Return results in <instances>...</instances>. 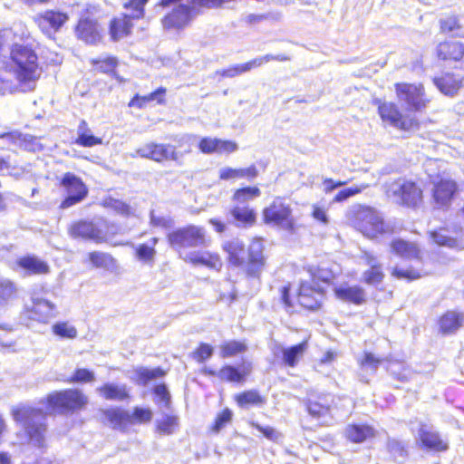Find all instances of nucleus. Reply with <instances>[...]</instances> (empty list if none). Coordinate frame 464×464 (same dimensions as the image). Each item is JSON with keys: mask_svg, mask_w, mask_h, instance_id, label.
<instances>
[{"mask_svg": "<svg viewBox=\"0 0 464 464\" xmlns=\"http://www.w3.org/2000/svg\"><path fill=\"white\" fill-rule=\"evenodd\" d=\"M229 266L238 268L247 279L260 280L267 266V257L261 237H254L246 249L239 239H231L222 244Z\"/></svg>", "mask_w": 464, "mask_h": 464, "instance_id": "obj_1", "label": "nucleus"}, {"mask_svg": "<svg viewBox=\"0 0 464 464\" xmlns=\"http://www.w3.org/2000/svg\"><path fill=\"white\" fill-rule=\"evenodd\" d=\"M278 291L280 303L289 314L300 311L316 313L322 310L327 295L324 286L316 285L306 279L298 282L294 293L289 282L282 285Z\"/></svg>", "mask_w": 464, "mask_h": 464, "instance_id": "obj_2", "label": "nucleus"}, {"mask_svg": "<svg viewBox=\"0 0 464 464\" xmlns=\"http://www.w3.org/2000/svg\"><path fill=\"white\" fill-rule=\"evenodd\" d=\"M4 69L14 74L20 86L30 87L41 77L38 54L32 44H13Z\"/></svg>", "mask_w": 464, "mask_h": 464, "instance_id": "obj_3", "label": "nucleus"}, {"mask_svg": "<svg viewBox=\"0 0 464 464\" xmlns=\"http://www.w3.org/2000/svg\"><path fill=\"white\" fill-rule=\"evenodd\" d=\"M51 414H73L85 410L88 396L78 388H67L48 393L41 401Z\"/></svg>", "mask_w": 464, "mask_h": 464, "instance_id": "obj_4", "label": "nucleus"}, {"mask_svg": "<svg viewBox=\"0 0 464 464\" xmlns=\"http://www.w3.org/2000/svg\"><path fill=\"white\" fill-rule=\"evenodd\" d=\"M351 226L369 239L394 233L393 227L385 223L383 217L376 208L365 205L359 206L353 212Z\"/></svg>", "mask_w": 464, "mask_h": 464, "instance_id": "obj_5", "label": "nucleus"}, {"mask_svg": "<svg viewBox=\"0 0 464 464\" xmlns=\"http://www.w3.org/2000/svg\"><path fill=\"white\" fill-rule=\"evenodd\" d=\"M261 189L257 186H244L236 188L231 196L235 203L229 214L238 227H252L257 223L256 210L246 202L261 196Z\"/></svg>", "mask_w": 464, "mask_h": 464, "instance_id": "obj_6", "label": "nucleus"}, {"mask_svg": "<svg viewBox=\"0 0 464 464\" xmlns=\"http://www.w3.org/2000/svg\"><path fill=\"white\" fill-rule=\"evenodd\" d=\"M265 225L281 228L288 233H295L298 228L291 202L285 196H276L261 212Z\"/></svg>", "mask_w": 464, "mask_h": 464, "instance_id": "obj_7", "label": "nucleus"}, {"mask_svg": "<svg viewBox=\"0 0 464 464\" xmlns=\"http://www.w3.org/2000/svg\"><path fill=\"white\" fill-rule=\"evenodd\" d=\"M373 103L377 107L378 115L382 122L401 131L420 129V121L416 115L408 112L404 108H400L396 102L377 99Z\"/></svg>", "mask_w": 464, "mask_h": 464, "instance_id": "obj_8", "label": "nucleus"}, {"mask_svg": "<svg viewBox=\"0 0 464 464\" xmlns=\"http://www.w3.org/2000/svg\"><path fill=\"white\" fill-rule=\"evenodd\" d=\"M397 100L404 105V109L414 115L421 112L430 103L431 99L422 82H398L393 85Z\"/></svg>", "mask_w": 464, "mask_h": 464, "instance_id": "obj_9", "label": "nucleus"}, {"mask_svg": "<svg viewBox=\"0 0 464 464\" xmlns=\"http://www.w3.org/2000/svg\"><path fill=\"white\" fill-rule=\"evenodd\" d=\"M57 186L63 194L59 208L66 209L82 202L89 194V188L83 179L73 172H64L57 179Z\"/></svg>", "mask_w": 464, "mask_h": 464, "instance_id": "obj_10", "label": "nucleus"}, {"mask_svg": "<svg viewBox=\"0 0 464 464\" xmlns=\"http://www.w3.org/2000/svg\"><path fill=\"white\" fill-rule=\"evenodd\" d=\"M167 240L171 247L182 249L205 246L209 238L203 227L189 224L169 232Z\"/></svg>", "mask_w": 464, "mask_h": 464, "instance_id": "obj_11", "label": "nucleus"}, {"mask_svg": "<svg viewBox=\"0 0 464 464\" xmlns=\"http://www.w3.org/2000/svg\"><path fill=\"white\" fill-rule=\"evenodd\" d=\"M394 185L396 188L392 190V195L399 206L416 209L422 205L424 189L418 180L397 179Z\"/></svg>", "mask_w": 464, "mask_h": 464, "instance_id": "obj_12", "label": "nucleus"}, {"mask_svg": "<svg viewBox=\"0 0 464 464\" xmlns=\"http://www.w3.org/2000/svg\"><path fill=\"white\" fill-rule=\"evenodd\" d=\"M196 14L197 7L193 4H179L161 17L160 24L167 32L179 33L192 24Z\"/></svg>", "mask_w": 464, "mask_h": 464, "instance_id": "obj_13", "label": "nucleus"}, {"mask_svg": "<svg viewBox=\"0 0 464 464\" xmlns=\"http://www.w3.org/2000/svg\"><path fill=\"white\" fill-rule=\"evenodd\" d=\"M139 157L160 164L173 161L181 165L182 153L174 145L157 141H150L136 150Z\"/></svg>", "mask_w": 464, "mask_h": 464, "instance_id": "obj_14", "label": "nucleus"}, {"mask_svg": "<svg viewBox=\"0 0 464 464\" xmlns=\"http://www.w3.org/2000/svg\"><path fill=\"white\" fill-rule=\"evenodd\" d=\"M459 191V188L456 180L449 176L438 175L432 181L431 201L437 208L448 209Z\"/></svg>", "mask_w": 464, "mask_h": 464, "instance_id": "obj_15", "label": "nucleus"}, {"mask_svg": "<svg viewBox=\"0 0 464 464\" xmlns=\"http://www.w3.org/2000/svg\"><path fill=\"white\" fill-rule=\"evenodd\" d=\"M12 416L15 421L24 424L25 432L30 439H43L46 425L34 421L35 418H43L44 416V412L42 409L20 406L12 410Z\"/></svg>", "mask_w": 464, "mask_h": 464, "instance_id": "obj_16", "label": "nucleus"}, {"mask_svg": "<svg viewBox=\"0 0 464 464\" xmlns=\"http://www.w3.org/2000/svg\"><path fill=\"white\" fill-rule=\"evenodd\" d=\"M33 21L44 35L51 37L65 25L69 14L60 10L46 9L36 14Z\"/></svg>", "mask_w": 464, "mask_h": 464, "instance_id": "obj_17", "label": "nucleus"}, {"mask_svg": "<svg viewBox=\"0 0 464 464\" xmlns=\"http://www.w3.org/2000/svg\"><path fill=\"white\" fill-rule=\"evenodd\" d=\"M68 235L73 239L90 240L96 244L104 243L106 235L92 220L78 219L72 221L67 227Z\"/></svg>", "mask_w": 464, "mask_h": 464, "instance_id": "obj_18", "label": "nucleus"}, {"mask_svg": "<svg viewBox=\"0 0 464 464\" xmlns=\"http://www.w3.org/2000/svg\"><path fill=\"white\" fill-rule=\"evenodd\" d=\"M433 83L444 94L452 96L464 86V63L452 71L433 78Z\"/></svg>", "mask_w": 464, "mask_h": 464, "instance_id": "obj_19", "label": "nucleus"}, {"mask_svg": "<svg viewBox=\"0 0 464 464\" xmlns=\"http://www.w3.org/2000/svg\"><path fill=\"white\" fill-rule=\"evenodd\" d=\"M361 258L368 268L362 272V281L367 285L377 286L382 284L385 278L383 265L377 256L370 251H363Z\"/></svg>", "mask_w": 464, "mask_h": 464, "instance_id": "obj_20", "label": "nucleus"}, {"mask_svg": "<svg viewBox=\"0 0 464 464\" xmlns=\"http://www.w3.org/2000/svg\"><path fill=\"white\" fill-rule=\"evenodd\" d=\"M135 21L132 16L126 13H121L112 16L108 24L110 40L116 43L130 36Z\"/></svg>", "mask_w": 464, "mask_h": 464, "instance_id": "obj_21", "label": "nucleus"}, {"mask_svg": "<svg viewBox=\"0 0 464 464\" xmlns=\"http://www.w3.org/2000/svg\"><path fill=\"white\" fill-rule=\"evenodd\" d=\"M438 331L441 335H452L464 327V312L459 309H448L436 320Z\"/></svg>", "mask_w": 464, "mask_h": 464, "instance_id": "obj_22", "label": "nucleus"}, {"mask_svg": "<svg viewBox=\"0 0 464 464\" xmlns=\"http://www.w3.org/2000/svg\"><path fill=\"white\" fill-rule=\"evenodd\" d=\"M74 33L79 40L89 44H96L102 39V28L98 21L91 17L80 18L74 26Z\"/></svg>", "mask_w": 464, "mask_h": 464, "instance_id": "obj_23", "label": "nucleus"}, {"mask_svg": "<svg viewBox=\"0 0 464 464\" xmlns=\"http://www.w3.org/2000/svg\"><path fill=\"white\" fill-rule=\"evenodd\" d=\"M418 436L420 446L425 450L439 453L449 450L448 441L438 431L425 424L420 426Z\"/></svg>", "mask_w": 464, "mask_h": 464, "instance_id": "obj_24", "label": "nucleus"}, {"mask_svg": "<svg viewBox=\"0 0 464 464\" xmlns=\"http://www.w3.org/2000/svg\"><path fill=\"white\" fill-rule=\"evenodd\" d=\"M435 53L438 60L445 63L462 62L464 43L456 39H446L437 44Z\"/></svg>", "mask_w": 464, "mask_h": 464, "instance_id": "obj_25", "label": "nucleus"}, {"mask_svg": "<svg viewBox=\"0 0 464 464\" xmlns=\"http://www.w3.org/2000/svg\"><path fill=\"white\" fill-rule=\"evenodd\" d=\"M252 363L243 362L240 366L225 364L218 370V380L224 382L244 383L252 372Z\"/></svg>", "mask_w": 464, "mask_h": 464, "instance_id": "obj_26", "label": "nucleus"}, {"mask_svg": "<svg viewBox=\"0 0 464 464\" xmlns=\"http://www.w3.org/2000/svg\"><path fill=\"white\" fill-rule=\"evenodd\" d=\"M185 262L195 266H205L209 270L219 272L223 266V260L218 252L200 251L191 252L184 257Z\"/></svg>", "mask_w": 464, "mask_h": 464, "instance_id": "obj_27", "label": "nucleus"}, {"mask_svg": "<svg viewBox=\"0 0 464 464\" xmlns=\"http://www.w3.org/2000/svg\"><path fill=\"white\" fill-rule=\"evenodd\" d=\"M377 435L376 429L368 423L353 422L344 430L345 439L354 444H361L374 439Z\"/></svg>", "mask_w": 464, "mask_h": 464, "instance_id": "obj_28", "label": "nucleus"}, {"mask_svg": "<svg viewBox=\"0 0 464 464\" xmlns=\"http://www.w3.org/2000/svg\"><path fill=\"white\" fill-rule=\"evenodd\" d=\"M334 296L343 302L360 306L367 302V294L359 285H340L334 289Z\"/></svg>", "mask_w": 464, "mask_h": 464, "instance_id": "obj_29", "label": "nucleus"}, {"mask_svg": "<svg viewBox=\"0 0 464 464\" xmlns=\"http://www.w3.org/2000/svg\"><path fill=\"white\" fill-rule=\"evenodd\" d=\"M309 346L308 339L281 349V365L295 368L306 353Z\"/></svg>", "mask_w": 464, "mask_h": 464, "instance_id": "obj_30", "label": "nucleus"}, {"mask_svg": "<svg viewBox=\"0 0 464 464\" xmlns=\"http://www.w3.org/2000/svg\"><path fill=\"white\" fill-rule=\"evenodd\" d=\"M391 251L403 259L422 261L421 251L418 244L402 238H394L390 243Z\"/></svg>", "mask_w": 464, "mask_h": 464, "instance_id": "obj_31", "label": "nucleus"}, {"mask_svg": "<svg viewBox=\"0 0 464 464\" xmlns=\"http://www.w3.org/2000/svg\"><path fill=\"white\" fill-rule=\"evenodd\" d=\"M310 276V282L316 285L322 283L325 285H334L337 276L329 265L320 263L317 265H309L305 267Z\"/></svg>", "mask_w": 464, "mask_h": 464, "instance_id": "obj_32", "label": "nucleus"}, {"mask_svg": "<svg viewBox=\"0 0 464 464\" xmlns=\"http://www.w3.org/2000/svg\"><path fill=\"white\" fill-rule=\"evenodd\" d=\"M104 420L113 429L122 432L128 430L130 425L129 411L121 407H110L102 411Z\"/></svg>", "mask_w": 464, "mask_h": 464, "instance_id": "obj_33", "label": "nucleus"}, {"mask_svg": "<svg viewBox=\"0 0 464 464\" xmlns=\"http://www.w3.org/2000/svg\"><path fill=\"white\" fill-rule=\"evenodd\" d=\"M93 71L97 73L106 74L119 80L118 67L120 60L115 55H106L104 57H96L90 60Z\"/></svg>", "mask_w": 464, "mask_h": 464, "instance_id": "obj_34", "label": "nucleus"}, {"mask_svg": "<svg viewBox=\"0 0 464 464\" xmlns=\"http://www.w3.org/2000/svg\"><path fill=\"white\" fill-rule=\"evenodd\" d=\"M97 392L106 401H127L131 398L126 384L105 382L97 388Z\"/></svg>", "mask_w": 464, "mask_h": 464, "instance_id": "obj_35", "label": "nucleus"}, {"mask_svg": "<svg viewBox=\"0 0 464 464\" xmlns=\"http://www.w3.org/2000/svg\"><path fill=\"white\" fill-rule=\"evenodd\" d=\"M16 265L29 276L47 275L50 272V266L47 262L33 255L19 257L16 260Z\"/></svg>", "mask_w": 464, "mask_h": 464, "instance_id": "obj_36", "label": "nucleus"}, {"mask_svg": "<svg viewBox=\"0 0 464 464\" xmlns=\"http://www.w3.org/2000/svg\"><path fill=\"white\" fill-rule=\"evenodd\" d=\"M259 172L255 164H251L246 168H231L226 167L219 170L218 178L221 180H237L245 179L248 181L257 178Z\"/></svg>", "mask_w": 464, "mask_h": 464, "instance_id": "obj_37", "label": "nucleus"}, {"mask_svg": "<svg viewBox=\"0 0 464 464\" xmlns=\"http://www.w3.org/2000/svg\"><path fill=\"white\" fill-rule=\"evenodd\" d=\"M85 263L92 268L111 270L116 267V259L107 252L93 250L86 255Z\"/></svg>", "mask_w": 464, "mask_h": 464, "instance_id": "obj_38", "label": "nucleus"}, {"mask_svg": "<svg viewBox=\"0 0 464 464\" xmlns=\"http://www.w3.org/2000/svg\"><path fill=\"white\" fill-rule=\"evenodd\" d=\"M233 400L239 408L259 407L266 402V397L256 389L245 390L236 393Z\"/></svg>", "mask_w": 464, "mask_h": 464, "instance_id": "obj_39", "label": "nucleus"}, {"mask_svg": "<svg viewBox=\"0 0 464 464\" xmlns=\"http://www.w3.org/2000/svg\"><path fill=\"white\" fill-rule=\"evenodd\" d=\"M53 310L54 304L44 298L33 299L32 305L28 308L30 317L43 323L53 315Z\"/></svg>", "mask_w": 464, "mask_h": 464, "instance_id": "obj_40", "label": "nucleus"}, {"mask_svg": "<svg viewBox=\"0 0 464 464\" xmlns=\"http://www.w3.org/2000/svg\"><path fill=\"white\" fill-rule=\"evenodd\" d=\"M74 143L81 147L91 148L102 144V139L93 135L88 122L85 120H82L78 125L77 137L74 140Z\"/></svg>", "mask_w": 464, "mask_h": 464, "instance_id": "obj_41", "label": "nucleus"}, {"mask_svg": "<svg viewBox=\"0 0 464 464\" xmlns=\"http://www.w3.org/2000/svg\"><path fill=\"white\" fill-rule=\"evenodd\" d=\"M248 349L245 340H227L219 345V355L221 358H231L245 353Z\"/></svg>", "mask_w": 464, "mask_h": 464, "instance_id": "obj_42", "label": "nucleus"}, {"mask_svg": "<svg viewBox=\"0 0 464 464\" xmlns=\"http://www.w3.org/2000/svg\"><path fill=\"white\" fill-rule=\"evenodd\" d=\"M134 382L139 385H146L150 382L163 378L167 374V371L161 367L148 369L145 367H138L134 370Z\"/></svg>", "mask_w": 464, "mask_h": 464, "instance_id": "obj_43", "label": "nucleus"}, {"mask_svg": "<svg viewBox=\"0 0 464 464\" xmlns=\"http://www.w3.org/2000/svg\"><path fill=\"white\" fill-rule=\"evenodd\" d=\"M159 242V238L151 237L149 243H142L136 246L134 252L138 259L140 261L152 264L156 255L155 246Z\"/></svg>", "mask_w": 464, "mask_h": 464, "instance_id": "obj_44", "label": "nucleus"}, {"mask_svg": "<svg viewBox=\"0 0 464 464\" xmlns=\"http://www.w3.org/2000/svg\"><path fill=\"white\" fill-rule=\"evenodd\" d=\"M288 57L280 54V55H273V54H266L261 57H257L255 59H252L246 63L237 64L238 68L239 74L246 72L247 71H250L253 68H256L261 66L262 64L268 63L270 61H279V62H285L287 61Z\"/></svg>", "mask_w": 464, "mask_h": 464, "instance_id": "obj_45", "label": "nucleus"}, {"mask_svg": "<svg viewBox=\"0 0 464 464\" xmlns=\"http://www.w3.org/2000/svg\"><path fill=\"white\" fill-rule=\"evenodd\" d=\"M233 411L226 407L217 413L212 423L208 427V430L211 433L218 434L222 429L227 427L232 422Z\"/></svg>", "mask_w": 464, "mask_h": 464, "instance_id": "obj_46", "label": "nucleus"}, {"mask_svg": "<svg viewBox=\"0 0 464 464\" xmlns=\"http://www.w3.org/2000/svg\"><path fill=\"white\" fill-rule=\"evenodd\" d=\"M179 420L177 415L167 414L155 424V431L160 435H170L179 428Z\"/></svg>", "mask_w": 464, "mask_h": 464, "instance_id": "obj_47", "label": "nucleus"}, {"mask_svg": "<svg viewBox=\"0 0 464 464\" xmlns=\"http://www.w3.org/2000/svg\"><path fill=\"white\" fill-rule=\"evenodd\" d=\"M16 284L8 278L0 279V304H7L17 297Z\"/></svg>", "mask_w": 464, "mask_h": 464, "instance_id": "obj_48", "label": "nucleus"}, {"mask_svg": "<svg viewBox=\"0 0 464 464\" xmlns=\"http://www.w3.org/2000/svg\"><path fill=\"white\" fill-rule=\"evenodd\" d=\"M382 362V358L378 357L373 353L368 351H364L357 361L358 365L362 370H371L372 372L377 371Z\"/></svg>", "mask_w": 464, "mask_h": 464, "instance_id": "obj_49", "label": "nucleus"}, {"mask_svg": "<svg viewBox=\"0 0 464 464\" xmlns=\"http://www.w3.org/2000/svg\"><path fill=\"white\" fill-rule=\"evenodd\" d=\"M152 417L153 412L150 409L135 406L131 413L129 412L130 425L150 423Z\"/></svg>", "mask_w": 464, "mask_h": 464, "instance_id": "obj_50", "label": "nucleus"}, {"mask_svg": "<svg viewBox=\"0 0 464 464\" xmlns=\"http://www.w3.org/2000/svg\"><path fill=\"white\" fill-rule=\"evenodd\" d=\"M369 188V184L362 183L350 188H346L339 190L333 198L334 203H342L346 201L348 198L361 194L363 190Z\"/></svg>", "mask_w": 464, "mask_h": 464, "instance_id": "obj_51", "label": "nucleus"}, {"mask_svg": "<svg viewBox=\"0 0 464 464\" xmlns=\"http://www.w3.org/2000/svg\"><path fill=\"white\" fill-rule=\"evenodd\" d=\"M95 381L94 372L87 368H76L66 380L68 383H91Z\"/></svg>", "mask_w": 464, "mask_h": 464, "instance_id": "obj_52", "label": "nucleus"}, {"mask_svg": "<svg viewBox=\"0 0 464 464\" xmlns=\"http://www.w3.org/2000/svg\"><path fill=\"white\" fill-rule=\"evenodd\" d=\"M149 0H127L123 3L122 7L126 10H130V16L133 19L140 20L145 15V5Z\"/></svg>", "mask_w": 464, "mask_h": 464, "instance_id": "obj_53", "label": "nucleus"}, {"mask_svg": "<svg viewBox=\"0 0 464 464\" xmlns=\"http://www.w3.org/2000/svg\"><path fill=\"white\" fill-rule=\"evenodd\" d=\"M53 333L63 339H74L77 336V329L67 322H58L52 326Z\"/></svg>", "mask_w": 464, "mask_h": 464, "instance_id": "obj_54", "label": "nucleus"}, {"mask_svg": "<svg viewBox=\"0 0 464 464\" xmlns=\"http://www.w3.org/2000/svg\"><path fill=\"white\" fill-rule=\"evenodd\" d=\"M391 276L396 279H404L408 282L415 281L422 277V274L414 268L403 269L398 266L392 267Z\"/></svg>", "mask_w": 464, "mask_h": 464, "instance_id": "obj_55", "label": "nucleus"}, {"mask_svg": "<svg viewBox=\"0 0 464 464\" xmlns=\"http://www.w3.org/2000/svg\"><path fill=\"white\" fill-rule=\"evenodd\" d=\"M214 353L212 345L207 343H199L192 351L190 356L198 363H203L208 360Z\"/></svg>", "mask_w": 464, "mask_h": 464, "instance_id": "obj_56", "label": "nucleus"}, {"mask_svg": "<svg viewBox=\"0 0 464 464\" xmlns=\"http://www.w3.org/2000/svg\"><path fill=\"white\" fill-rule=\"evenodd\" d=\"M462 28L459 19L457 15H450L440 20V31L441 34H450Z\"/></svg>", "mask_w": 464, "mask_h": 464, "instance_id": "obj_57", "label": "nucleus"}, {"mask_svg": "<svg viewBox=\"0 0 464 464\" xmlns=\"http://www.w3.org/2000/svg\"><path fill=\"white\" fill-rule=\"evenodd\" d=\"M152 394L155 396L157 403H162L163 406L169 408L171 401V396L165 383L156 384L152 389Z\"/></svg>", "mask_w": 464, "mask_h": 464, "instance_id": "obj_58", "label": "nucleus"}, {"mask_svg": "<svg viewBox=\"0 0 464 464\" xmlns=\"http://www.w3.org/2000/svg\"><path fill=\"white\" fill-rule=\"evenodd\" d=\"M219 139L211 137H203L198 143V148L204 154H218Z\"/></svg>", "mask_w": 464, "mask_h": 464, "instance_id": "obj_59", "label": "nucleus"}, {"mask_svg": "<svg viewBox=\"0 0 464 464\" xmlns=\"http://www.w3.org/2000/svg\"><path fill=\"white\" fill-rule=\"evenodd\" d=\"M306 408L308 412L315 417L323 416L330 411L328 404L321 403L318 400H309Z\"/></svg>", "mask_w": 464, "mask_h": 464, "instance_id": "obj_60", "label": "nucleus"}, {"mask_svg": "<svg viewBox=\"0 0 464 464\" xmlns=\"http://www.w3.org/2000/svg\"><path fill=\"white\" fill-rule=\"evenodd\" d=\"M249 425L253 429L261 432L264 435V437H266L269 440L275 441L279 437V433L277 432V430L271 426H262L258 422L254 420L249 421Z\"/></svg>", "mask_w": 464, "mask_h": 464, "instance_id": "obj_61", "label": "nucleus"}, {"mask_svg": "<svg viewBox=\"0 0 464 464\" xmlns=\"http://www.w3.org/2000/svg\"><path fill=\"white\" fill-rule=\"evenodd\" d=\"M386 450L390 454L405 456L407 455L406 446L402 441L396 439H389L386 442Z\"/></svg>", "mask_w": 464, "mask_h": 464, "instance_id": "obj_62", "label": "nucleus"}, {"mask_svg": "<svg viewBox=\"0 0 464 464\" xmlns=\"http://www.w3.org/2000/svg\"><path fill=\"white\" fill-rule=\"evenodd\" d=\"M444 230L443 227H440L437 230H433L430 232V237L432 239L434 243L440 246H447L450 245L452 242V238L443 235L442 231Z\"/></svg>", "mask_w": 464, "mask_h": 464, "instance_id": "obj_63", "label": "nucleus"}, {"mask_svg": "<svg viewBox=\"0 0 464 464\" xmlns=\"http://www.w3.org/2000/svg\"><path fill=\"white\" fill-rule=\"evenodd\" d=\"M166 94L167 89L160 86L147 95L150 102H156L157 104L163 105L166 103Z\"/></svg>", "mask_w": 464, "mask_h": 464, "instance_id": "obj_64", "label": "nucleus"}]
</instances>
